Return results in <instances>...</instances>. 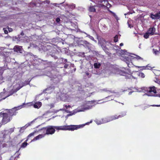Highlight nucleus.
<instances>
[{
    "instance_id": "obj_1",
    "label": "nucleus",
    "mask_w": 160,
    "mask_h": 160,
    "mask_svg": "<svg viewBox=\"0 0 160 160\" xmlns=\"http://www.w3.org/2000/svg\"><path fill=\"white\" fill-rule=\"evenodd\" d=\"M97 103L94 101H88L85 103L83 105L81 106L76 109L74 110L72 112H69L68 110H66L64 108L60 109L58 110H55L54 112L57 113L59 111L64 110L67 112H70L71 113L67 115V116H72L78 112H83L85 110L90 109L92 108V107L94 106Z\"/></svg>"
},
{
    "instance_id": "obj_2",
    "label": "nucleus",
    "mask_w": 160,
    "mask_h": 160,
    "mask_svg": "<svg viewBox=\"0 0 160 160\" xmlns=\"http://www.w3.org/2000/svg\"><path fill=\"white\" fill-rule=\"evenodd\" d=\"M137 91L138 92H143L145 93L143 96H147L149 97L156 96L157 92L156 88L154 87L147 88L142 87L137 89Z\"/></svg>"
},
{
    "instance_id": "obj_3",
    "label": "nucleus",
    "mask_w": 160,
    "mask_h": 160,
    "mask_svg": "<svg viewBox=\"0 0 160 160\" xmlns=\"http://www.w3.org/2000/svg\"><path fill=\"white\" fill-rule=\"evenodd\" d=\"M126 115V112H123L121 115H119L118 116L116 115L112 116L111 117H108L107 118H103L101 120H96L95 122L98 125H99L102 123H105L110 121L118 119L119 118H121L124 116Z\"/></svg>"
},
{
    "instance_id": "obj_4",
    "label": "nucleus",
    "mask_w": 160,
    "mask_h": 160,
    "mask_svg": "<svg viewBox=\"0 0 160 160\" xmlns=\"http://www.w3.org/2000/svg\"><path fill=\"white\" fill-rule=\"evenodd\" d=\"M121 59L126 62L128 66L130 67L129 64L130 63H132V61L135 60H143V58L138 56L134 55V56L129 55L128 57H123Z\"/></svg>"
},
{
    "instance_id": "obj_5",
    "label": "nucleus",
    "mask_w": 160,
    "mask_h": 160,
    "mask_svg": "<svg viewBox=\"0 0 160 160\" xmlns=\"http://www.w3.org/2000/svg\"><path fill=\"white\" fill-rule=\"evenodd\" d=\"M28 83L29 82L26 83L25 82L22 83L21 81H18L15 85L13 86V89L11 91V93L9 95H8L5 98H3V99H5L6 97H8L9 95H12L14 93L16 92L23 86L28 84Z\"/></svg>"
},
{
    "instance_id": "obj_6",
    "label": "nucleus",
    "mask_w": 160,
    "mask_h": 160,
    "mask_svg": "<svg viewBox=\"0 0 160 160\" xmlns=\"http://www.w3.org/2000/svg\"><path fill=\"white\" fill-rule=\"evenodd\" d=\"M55 129H56L58 130H71L73 131L74 130L77 129L78 128H79L77 126L71 125L68 126H54Z\"/></svg>"
},
{
    "instance_id": "obj_7",
    "label": "nucleus",
    "mask_w": 160,
    "mask_h": 160,
    "mask_svg": "<svg viewBox=\"0 0 160 160\" xmlns=\"http://www.w3.org/2000/svg\"><path fill=\"white\" fill-rule=\"evenodd\" d=\"M113 72L115 74H120L121 75L125 76L126 78H128L132 79L134 78L135 79H137V78L134 77L133 76L128 74H126L125 72L122 71L120 70L118 68H115L113 70Z\"/></svg>"
},
{
    "instance_id": "obj_8",
    "label": "nucleus",
    "mask_w": 160,
    "mask_h": 160,
    "mask_svg": "<svg viewBox=\"0 0 160 160\" xmlns=\"http://www.w3.org/2000/svg\"><path fill=\"white\" fill-rule=\"evenodd\" d=\"M41 130L42 132L43 133H44L45 135L52 134L55 132V131L54 126H49L43 128Z\"/></svg>"
},
{
    "instance_id": "obj_9",
    "label": "nucleus",
    "mask_w": 160,
    "mask_h": 160,
    "mask_svg": "<svg viewBox=\"0 0 160 160\" xmlns=\"http://www.w3.org/2000/svg\"><path fill=\"white\" fill-rule=\"evenodd\" d=\"M96 4L97 5V6H98V8H103L105 7L109 8L111 6V4L109 3L107 0H98V2H96Z\"/></svg>"
},
{
    "instance_id": "obj_10",
    "label": "nucleus",
    "mask_w": 160,
    "mask_h": 160,
    "mask_svg": "<svg viewBox=\"0 0 160 160\" xmlns=\"http://www.w3.org/2000/svg\"><path fill=\"white\" fill-rule=\"evenodd\" d=\"M2 124H5L9 122L12 119L11 116L8 115V114L5 113H2Z\"/></svg>"
},
{
    "instance_id": "obj_11",
    "label": "nucleus",
    "mask_w": 160,
    "mask_h": 160,
    "mask_svg": "<svg viewBox=\"0 0 160 160\" xmlns=\"http://www.w3.org/2000/svg\"><path fill=\"white\" fill-rule=\"evenodd\" d=\"M155 28L154 27L150 28L147 32L144 35L143 37L145 38H148L150 35L155 34Z\"/></svg>"
},
{
    "instance_id": "obj_12",
    "label": "nucleus",
    "mask_w": 160,
    "mask_h": 160,
    "mask_svg": "<svg viewBox=\"0 0 160 160\" xmlns=\"http://www.w3.org/2000/svg\"><path fill=\"white\" fill-rule=\"evenodd\" d=\"M21 108V106H20L18 107L9 110V112H8V115L12 117L13 115H15L17 109H20Z\"/></svg>"
},
{
    "instance_id": "obj_13",
    "label": "nucleus",
    "mask_w": 160,
    "mask_h": 160,
    "mask_svg": "<svg viewBox=\"0 0 160 160\" xmlns=\"http://www.w3.org/2000/svg\"><path fill=\"white\" fill-rule=\"evenodd\" d=\"M150 17L153 19H158L160 18V11L157 12L155 14L151 13L150 15Z\"/></svg>"
},
{
    "instance_id": "obj_14",
    "label": "nucleus",
    "mask_w": 160,
    "mask_h": 160,
    "mask_svg": "<svg viewBox=\"0 0 160 160\" xmlns=\"http://www.w3.org/2000/svg\"><path fill=\"white\" fill-rule=\"evenodd\" d=\"M95 7H98V6H97V5L92 6L91 5L90 6L88 7V10L90 12H95L96 11Z\"/></svg>"
},
{
    "instance_id": "obj_15",
    "label": "nucleus",
    "mask_w": 160,
    "mask_h": 160,
    "mask_svg": "<svg viewBox=\"0 0 160 160\" xmlns=\"http://www.w3.org/2000/svg\"><path fill=\"white\" fill-rule=\"evenodd\" d=\"M68 98L69 96L67 95L64 93L61 94L60 96L61 99L63 101H68Z\"/></svg>"
},
{
    "instance_id": "obj_16",
    "label": "nucleus",
    "mask_w": 160,
    "mask_h": 160,
    "mask_svg": "<svg viewBox=\"0 0 160 160\" xmlns=\"http://www.w3.org/2000/svg\"><path fill=\"white\" fill-rule=\"evenodd\" d=\"M43 133V134H40L38 135V136L36 137H35L32 140V141H34L37 140H38L44 137L45 135V134L44 133Z\"/></svg>"
},
{
    "instance_id": "obj_17",
    "label": "nucleus",
    "mask_w": 160,
    "mask_h": 160,
    "mask_svg": "<svg viewBox=\"0 0 160 160\" xmlns=\"http://www.w3.org/2000/svg\"><path fill=\"white\" fill-rule=\"evenodd\" d=\"M14 51L17 52H20L22 49V47L19 46H15L13 48Z\"/></svg>"
},
{
    "instance_id": "obj_18",
    "label": "nucleus",
    "mask_w": 160,
    "mask_h": 160,
    "mask_svg": "<svg viewBox=\"0 0 160 160\" xmlns=\"http://www.w3.org/2000/svg\"><path fill=\"white\" fill-rule=\"evenodd\" d=\"M135 67L138 68H142L141 69L142 70L145 69H152L151 67L149 65H147L146 66L139 67L138 66H135Z\"/></svg>"
},
{
    "instance_id": "obj_19",
    "label": "nucleus",
    "mask_w": 160,
    "mask_h": 160,
    "mask_svg": "<svg viewBox=\"0 0 160 160\" xmlns=\"http://www.w3.org/2000/svg\"><path fill=\"white\" fill-rule=\"evenodd\" d=\"M42 103L41 102H35L34 105V107L35 108H39L42 106Z\"/></svg>"
},
{
    "instance_id": "obj_20",
    "label": "nucleus",
    "mask_w": 160,
    "mask_h": 160,
    "mask_svg": "<svg viewBox=\"0 0 160 160\" xmlns=\"http://www.w3.org/2000/svg\"><path fill=\"white\" fill-rule=\"evenodd\" d=\"M54 89V88L52 87H49L46 89V93H50L52 92Z\"/></svg>"
},
{
    "instance_id": "obj_21",
    "label": "nucleus",
    "mask_w": 160,
    "mask_h": 160,
    "mask_svg": "<svg viewBox=\"0 0 160 160\" xmlns=\"http://www.w3.org/2000/svg\"><path fill=\"white\" fill-rule=\"evenodd\" d=\"M136 74L140 78H143L145 77L144 74L142 72H138Z\"/></svg>"
},
{
    "instance_id": "obj_22",
    "label": "nucleus",
    "mask_w": 160,
    "mask_h": 160,
    "mask_svg": "<svg viewBox=\"0 0 160 160\" xmlns=\"http://www.w3.org/2000/svg\"><path fill=\"white\" fill-rule=\"evenodd\" d=\"M153 52L155 55H160V50L158 51V50L154 49H153Z\"/></svg>"
},
{
    "instance_id": "obj_23",
    "label": "nucleus",
    "mask_w": 160,
    "mask_h": 160,
    "mask_svg": "<svg viewBox=\"0 0 160 160\" xmlns=\"http://www.w3.org/2000/svg\"><path fill=\"white\" fill-rule=\"evenodd\" d=\"M101 64L100 63H95L94 64V66L95 68H99Z\"/></svg>"
},
{
    "instance_id": "obj_24",
    "label": "nucleus",
    "mask_w": 160,
    "mask_h": 160,
    "mask_svg": "<svg viewBox=\"0 0 160 160\" xmlns=\"http://www.w3.org/2000/svg\"><path fill=\"white\" fill-rule=\"evenodd\" d=\"M28 145V143L27 142L25 141V142L23 143L21 146V148H24L26 147Z\"/></svg>"
},
{
    "instance_id": "obj_25",
    "label": "nucleus",
    "mask_w": 160,
    "mask_h": 160,
    "mask_svg": "<svg viewBox=\"0 0 160 160\" xmlns=\"http://www.w3.org/2000/svg\"><path fill=\"white\" fill-rule=\"evenodd\" d=\"M35 133V132H32V133H31L30 134L28 135V137H27V140H26V142H27L28 141V139H29V138L32 136H33L34 135V133Z\"/></svg>"
},
{
    "instance_id": "obj_26",
    "label": "nucleus",
    "mask_w": 160,
    "mask_h": 160,
    "mask_svg": "<svg viewBox=\"0 0 160 160\" xmlns=\"http://www.w3.org/2000/svg\"><path fill=\"white\" fill-rule=\"evenodd\" d=\"M118 37L117 35H116L114 38V41L115 42H116L118 41Z\"/></svg>"
},
{
    "instance_id": "obj_27",
    "label": "nucleus",
    "mask_w": 160,
    "mask_h": 160,
    "mask_svg": "<svg viewBox=\"0 0 160 160\" xmlns=\"http://www.w3.org/2000/svg\"><path fill=\"white\" fill-rule=\"evenodd\" d=\"M2 113L1 112L0 113V127L2 125Z\"/></svg>"
},
{
    "instance_id": "obj_28",
    "label": "nucleus",
    "mask_w": 160,
    "mask_h": 160,
    "mask_svg": "<svg viewBox=\"0 0 160 160\" xmlns=\"http://www.w3.org/2000/svg\"><path fill=\"white\" fill-rule=\"evenodd\" d=\"M154 73L155 74H157L156 75L158 76V74H160V71L157 70L155 71H154Z\"/></svg>"
},
{
    "instance_id": "obj_29",
    "label": "nucleus",
    "mask_w": 160,
    "mask_h": 160,
    "mask_svg": "<svg viewBox=\"0 0 160 160\" xmlns=\"http://www.w3.org/2000/svg\"><path fill=\"white\" fill-rule=\"evenodd\" d=\"M110 12H111L113 14V15L115 17V18H116V19L117 20H118V17H117V16L116 15V14L113 13L111 11H110Z\"/></svg>"
},
{
    "instance_id": "obj_30",
    "label": "nucleus",
    "mask_w": 160,
    "mask_h": 160,
    "mask_svg": "<svg viewBox=\"0 0 160 160\" xmlns=\"http://www.w3.org/2000/svg\"><path fill=\"white\" fill-rule=\"evenodd\" d=\"M89 38L91 40L95 41V42H96V41L94 40V38L92 36H90L89 37Z\"/></svg>"
},
{
    "instance_id": "obj_31",
    "label": "nucleus",
    "mask_w": 160,
    "mask_h": 160,
    "mask_svg": "<svg viewBox=\"0 0 160 160\" xmlns=\"http://www.w3.org/2000/svg\"><path fill=\"white\" fill-rule=\"evenodd\" d=\"M26 128V127L25 126L23 127H22L21 128V129H20V132H22V130H24Z\"/></svg>"
},
{
    "instance_id": "obj_32",
    "label": "nucleus",
    "mask_w": 160,
    "mask_h": 160,
    "mask_svg": "<svg viewBox=\"0 0 160 160\" xmlns=\"http://www.w3.org/2000/svg\"><path fill=\"white\" fill-rule=\"evenodd\" d=\"M64 106L66 108H70L71 106L70 105H64Z\"/></svg>"
},
{
    "instance_id": "obj_33",
    "label": "nucleus",
    "mask_w": 160,
    "mask_h": 160,
    "mask_svg": "<svg viewBox=\"0 0 160 160\" xmlns=\"http://www.w3.org/2000/svg\"><path fill=\"white\" fill-rule=\"evenodd\" d=\"M8 29L9 32H11L12 31V28H8Z\"/></svg>"
},
{
    "instance_id": "obj_34",
    "label": "nucleus",
    "mask_w": 160,
    "mask_h": 160,
    "mask_svg": "<svg viewBox=\"0 0 160 160\" xmlns=\"http://www.w3.org/2000/svg\"><path fill=\"white\" fill-rule=\"evenodd\" d=\"M60 21V19L59 18H57L56 19V21L58 22Z\"/></svg>"
},
{
    "instance_id": "obj_35",
    "label": "nucleus",
    "mask_w": 160,
    "mask_h": 160,
    "mask_svg": "<svg viewBox=\"0 0 160 160\" xmlns=\"http://www.w3.org/2000/svg\"><path fill=\"white\" fill-rule=\"evenodd\" d=\"M3 29L4 30V32L5 33L7 34L8 33V31L7 30H5L4 28Z\"/></svg>"
},
{
    "instance_id": "obj_36",
    "label": "nucleus",
    "mask_w": 160,
    "mask_h": 160,
    "mask_svg": "<svg viewBox=\"0 0 160 160\" xmlns=\"http://www.w3.org/2000/svg\"><path fill=\"white\" fill-rule=\"evenodd\" d=\"M128 27H130V28H132V27H133V26H132V25H130V24H129V22H128Z\"/></svg>"
},
{
    "instance_id": "obj_37",
    "label": "nucleus",
    "mask_w": 160,
    "mask_h": 160,
    "mask_svg": "<svg viewBox=\"0 0 160 160\" xmlns=\"http://www.w3.org/2000/svg\"><path fill=\"white\" fill-rule=\"evenodd\" d=\"M157 83L160 85V81H157Z\"/></svg>"
},
{
    "instance_id": "obj_38",
    "label": "nucleus",
    "mask_w": 160,
    "mask_h": 160,
    "mask_svg": "<svg viewBox=\"0 0 160 160\" xmlns=\"http://www.w3.org/2000/svg\"><path fill=\"white\" fill-rule=\"evenodd\" d=\"M85 33L87 35V37H88L89 38V37L91 36H90L89 35H88V34H87L86 33Z\"/></svg>"
},
{
    "instance_id": "obj_39",
    "label": "nucleus",
    "mask_w": 160,
    "mask_h": 160,
    "mask_svg": "<svg viewBox=\"0 0 160 160\" xmlns=\"http://www.w3.org/2000/svg\"><path fill=\"white\" fill-rule=\"evenodd\" d=\"M123 43H121L120 44V46H123Z\"/></svg>"
},
{
    "instance_id": "obj_40",
    "label": "nucleus",
    "mask_w": 160,
    "mask_h": 160,
    "mask_svg": "<svg viewBox=\"0 0 160 160\" xmlns=\"http://www.w3.org/2000/svg\"><path fill=\"white\" fill-rule=\"evenodd\" d=\"M10 130H11V132H13V131H14V129H13L11 128V129H10Z\"/></svg>"
},
{
    "instance_id": "obj_41",
    "label": "nucleus",
    "mask_w": 160,
    "mask_h": 160,
    "mask_svg": "<svg viewBox=\"0 0 160 160\" xmlns=\"http://www.w3.org/2000/svg\"><path fill=\"white\" fill-rule=\"evenodd\" d=\"M152 106H157V107H160V105H153Z\"/></svg>"
},
{
    "instance_id": "obj_42",
    "label": "nucleus",
    "mask_w": 160,
    "mask_h": 160,
    "mask_svg": "<svg viewBox=\"0 0 160 160\" xmlns=\"http://www.w3.org/2000/svg\"><path fill=\"white\" fill-rule=\"evenodd\" d=\"M46 2H47V3H49V1H48V0H47L46 1Z\"/></svg>"
},
{
    "instance_id": "obj_43",
    "label": "nucleus",
    "mask_w": 160,
    "mask_h": 160,
    "mask_svg": "<svg viewBox=\"0 0 160 160\" xmlns=\"http://www.w3.org/2000/svg\"><path fill=\"white\" fill-rule=\"evenodd\" d=\"M21 35H22H22H24V33H23V32H22L21 33Z\"/></svg>"
},
{
    "instance_id": "obj_44",
    "label": "nucleus",
    "mask_w": 160,
    "mask_h": 160,
    "mask_svg": "<svg viewBox=\"0 0 160 160\" xmlns=\"http://www.w3.org/2000/svg\"><path fill=\"white\" fill-rule=\"evenodd\" d=\"M89 73H88V72H87L86 73V74L87 76H88L89 75Z\"/></svg>"
},
{
    "instance_id": "obj_45",
    "label": "nucleus",
    "mask_w": 160,
    "mask_h": 160,
    "mask_svg": "<svg viewBox=\"0 0 160 160\" xmlns=\"http://www.w3.org/2000/svg\"><path fill=\"white\" fill-rule=\"evenodd\" d=\"M111 97L110 96H109V97H107L106 98H109L110 97Z\"/></svg>"
},
{
    "instance_id": "obj_46",
    "label": "nucleus",
    "mask_w": 160,
    "mask_h": 160,
    "mask_svg": "<svg viewBox=\"0 0 160 160\" xmlns=\"http://www.w3.org/2000/svg\"><path fill=\"white\" fill-rule=\"evenodd\" d=\"M123 51H124V53H125V52H126V50H123Z\"/></svg>"
},
{
    "instance_id": "obj_47",
    "label": "nucleus",
    "mask_w": 160,
    "mask_h": 160,
    "mask_svg": "<svg viewBox=\"0 0 160 160\" xmlns=\"http://www.w3.org/2000/svg\"><path fill=\"white\" fill-rule=\"evenodd\" d=\"M112 99H113V98H111L110 100H112Z\"/></svg>"
},
{
    "instance_id": "obj_48",
    "label": "nucleus",
    "mask_w": 160,
    "mask_h": 160,
    "mask_svg": "<svg viewBox=\"0 0 160 160\" xmlns=\"http://www.w3.org/2000/svg\"><path fill=\"white\" fill-rule=\"evenodd\" d=\"M75 5H73V7L75 8Z\"/></svg>"
},
{
    "instance_id": "obj_49",
    "label": "nucleus",
    "mask_w": 160,
    "mask_h": 160,
    "mask_svg": "<svg viewBox=\"0 0 160 160\" xmlns=\"http://www.w3.org/2000/svg\"><path fill=\"white\" fill-rule=\"evenodd\" d=\"M54 107V106H53V105L52 106V107Z\"/></svg>"
},
{
    "instance_id": "obj_50",
    "label": "nucleus",
    "mask_w": 160,
    "mask_h": 160,
    "mask_svg": "<svg viewBox=\"0 0 160 160\" xmlns=\"http://www.w3.org/2000/svg\"><path fill=\"white\" fill-rule=\"evenodd\" d=\"M129 94H131V92H129Z\"/></svg>"
},
{
    "instance_id": "obj_51",
    "label": "nucleus",
    "mask_w": 160,
    "mask_h": 160,
    "mask_svg": "<svg viewBox=\"0 0 160 160\" xmlns=\"http://www.w3.org/2000/svg\"><path fill=\"white\" fill-rule=\"evenodd\" d=\"M126 14H125V15H126Z\"/></svg>"
},
{
    "instance_id": "obj_52",
    "label": "nucleus",
    "mask_w": 160,
    "mask_h": 160,
    "mask_svg": "<svg viewBox=\"0 0 160 160\" xmlns=\"http://www.w3.org/2000/svg\"><path fill=\"white\" fill-rule=\"evenodd\" d=\"M92 122V121H90V122L91 123Z\"/></svg>"
}]
</instances>
